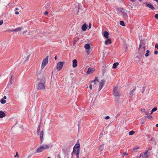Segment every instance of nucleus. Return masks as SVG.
Returning <instances> with one entry per match:
<instances>
[{"label":"nucleus","instance_id":"f257e3e1","mask_svg":"<svg viewBox=\"0 0 158 158\" xmlns=\"http://www.w3.org/2000/svg\"><path fill=\"white\" fill-rule=\"evenodd\" d=\"M145 47L143 42H140L139 48L138 52L140 54H143L145 51Z\"/></svg>","mask_w":158,"mask_h":158},{"label":"nucleus","instance_id":"f03ea898","mask_svg":"<svg viewBox=\"0 0 158 158\" xmlns=\"http://www.w3.org/2000/svg\"><path fill=\"white\" fill-rule=\"evenodd\" d=\"M49 146L48 145H44L39 147L37 149V152L39 153L43 152L45 149H48Z\"/></svg>","mask_w":158,"mask_h":158},{"label":"nucleus","instance_id":"7ed1b4c3","mask_svg":"<svg viewBox=\"0 0 158 158\" xmlns=\"http://www.w3.org/2000/svg\"><path fill=\"white\" fill-rule=\"evenodd\" d=\"M48 56H47L45 57L43 60L42 65L41 68L44 69L46 65L48 64Z\"/></svg>","mask_w":158,"mask_h":158},{"label":"nucleus","instance_id":"20e7f679","mask_svg":"<svg viewBox=\"0 0 158 158\" xmlns=\"http://www.w3.org/2000/svg\"><path fill=\"white\" fill-rule=\"evenodd\" d=\"M113 93L114 96L115 97H119L120 94H119V90L117 87H115L113 90Z\"/></svg>","mask_w":158,"mask_h":158},{"label":"nucleus","instance_id":"39448f33","mask_svg":"<svg viewBox=\"0 0 158 158\" xmlns=\"http://www.w3.org/2000/svg\"><path fill=\"white\" fill-rule=\"evenodd\" d=\"M64 64V63L63 62H58L56 65V69L58 71L60 70Z\"/></svg>","mask_w":158,"mask_h":158},{"label":"nucleus","instance_id":"423d86ee","mask_svg":"<svg viewBox=\"0 0 158 158\" xmlns=\"http://www.w3.org/2000/svg\"><path fill=\"white\" fill-rule=\"evenodd\" d=\"M148 153V150H147L144 153L143 155H140L139 158H148L149 157Z\"/></svg>","mask_w":158,"mask_h":158},{"label":"nucleus","instance_id":"0eeeda50","mask_svg":"<svg viewBox=\"0 0 158 158\" xmlns=\"http://www.w3.org/2000/svg\"><path fill=\"white\" fill-rule=\"evenodd\" d=\"M37 89H45V86L44 84L42 83H39L38 84Z\"/></svg>","mask_w":158,"mask_h":158},{"label":"nucleus","instance_id":"6e6552de","mask_svg":"<svg viewBox=\"0 0 158 158\" xmlns=\"http://www.w3.org/2000/svg\"><path fill=\"white\" fill-rule=\"evenodd\" d=\"M105 82V81L103 79L100 82L99 84V90L98 91H100L103 87L104 83Z\"/></svg>","mask_w":158,"mask_h":158},{"label":"nucleus","instance_id":"1a4fd4ad","mask_svg":"<svg viewBox=\"0 0 158 158\" xmlns=\"http://www.w3.org/2000/svg\"><path fill=\"white\" fill-rule=\"evenodd\" d=\"M94 71H95V69H94L89 68L88 69L87 74H89L93 73Z\"/></svg>","mask_w":158,"mask_h":158},{"label":"nucleus","instance_id":"9d476101","mask_svg":"<svg viewBox=\"0 0 158 158\" xmlns=\"http://www.w3.org/2000/svg\"><path fill=\"white\" fill-rule=\"evenodd\" d=\"M40 143H42L43 141V138L44 136V132L41 131L40 133Z\"/></svg>","mask_w":158,"mask_h":158},{"label":"nucleus","instance_id":"9b49d317","mask_svg":"<svg viewBox=\"0 0 158 158\" xmlns=\"http://www.w3.org/2000/svg\"><path fill=\"white\" fill-rule=\"evenodd\" d=\"M98 82L99 81L98 80V77H96L95 78L94 80L91 81V83H94V85L98 83Z\"/></svg>","mask_w":158,"mask_h":158},{"label":"nucleus","instance_id":"f8f14e48","mask_svg":"<svg viewBox=\"0 0 158 158\" xmlns=\"http://www.w3.org/2000/svg\"><path fill=\"white\" fill-rule=\"evenodd\" d=\"M146 6L152 10H154V7L150 3H149L146 4Z\"/></svg>","mask_w":158,"mask_h":158},{"label":"nucleus","instance_id":"ddd939ff","mask_svg":"<svg viewBox=\"0 0 158 158\" xmlns=\"http://www.w3.org/2000/svg\"><path fill=\"white\" fill-rule=\"evenodd\" d=\"M77 61L76 60L74 59L73 61V68H75L77 67Z\"/></svg>","mask_w":158,"mask_h":158},{"label":"nucleus","instance_id":"4468645a","mask_svg":"<svg viewBox=\"0 0 158 158\" xmlns=\"http://www.w3.org/2000/svg\"><path fill=\"white\" fill-rule=\"evenodd\" d=\"M135 89L136 88L135 87L133 89H132L129 92V96L130 98H131L133 96V92L135 90Z\"/></svg>","mask_w":158,"mask_h":158},{"label":"nucleus","instance_id":"2eb2a0df","mask_svg":"<svg viewBox=\"0 0 158 158\" xmlns=\"http://www.w3.org/2000/svg\"><path fill=\"white\" fill-rule=\"evenodd\" d=\"M87 28V26L86 23L84 24L82 27V29L83 31H85Z\"/></svg>","mask_w":158,"mask_h":158},{"label":"nucleus","instance_id":"dca6fc26","mask_svg":"<svg viewBox=\"0 0 158 158\" xmlns=\"http://www.w3.org/2000/svg\"><path fill=\"white\" fill-rule=\"evenodd\" d=\"M109 35V33L106 31H105L103 32V35L104 36L106 39L108 38Z\"/></svg>","mask_w":158,"mask_h":158},{"label":"nucleus","instance_id":"f3484780","mask_svg":"<svg viewBox=\"0 0 158 158\" xmlns=\"http://www.w3.org/2000/svg\"><path fill=\"white\" fill-rule=\"evenodd\" d=\"M122 15L123 16V18L127 20L128 18V15L127 14L124 12H122Z\"/></svg>","mask_w":158,"mask_h":158},{"label":"nucleus","instance_id":"a211bd4d","mask_svg":"<svg viewBox=\"0 0 158 158\" xmlns=\"http://www.w3.org/2000/svg\"><path fill=\"white\" fill-rule=\"evenodd\" d=\"M111 43V40L110 39H108L107 40H106L105 42V44L106 45H107L108 44H110Z\"/></svg>","mask_w":158,"mask_h":158},{"label":"nucleus","instance_id":"6ab92c4d","mask_svg":"<svg viewBox=\"0 0 158 158\" xmlns=\"http://www.w3.org/2000/svg\"><path fill=\"white\" fill-rule=\"evenodd\" d=\"M5 116V114L2 111H0V118H2Z\"/></svg>","mask_w":158,"mask_h":158},{"label":"nucleus","instance_id":"aec40b11","mask_svg":"<svg viewBox=\"0 0 158 158\" xmlns=\"http://www.w3.org/2000/svg\"><path fill=\"white\" fill-rule=\"evenodd\" d=\"M119 64V63L118 62L114 63L113 64V69H115L117 68V66Z\"/></svg>","mask_w":158,"mask_h":158},{"label":"nucleus","instance_id":"412c9836","mask_svg":"<svg viewBox=\"0 0 158 158\" xmlns=\"http://www.w3.org/2000/svg\"><path fill=\"white\" fill-rule=\"evenodd\" d=\"M134 61L136 62V63H138L140 61V58H139L138 56H136L135 57Z\"/></svg>","mask_w":158,"mask_h":158},{"label":"nucleus","instance_id":"4be33fe9","mask_svg":"<svg viewBox=\"0 0 158 158\" xmlns=\"http://www.w3.org/2000/svg\"><path fill=\"white\" fill-rule=\"evenodd\" d=\"M90 47V45L88 44H86L84 46L85 48L86 49H89Z\"/></svg>","mask_w":158,"mask_h":158},{"label":"nucleus","instance_id":"5701e85b","mask_svg":"<svg viewBox=\"0 0 158 158\" xmlns=\"http://www.w3.org/2000/svg\"><path fill=\"white\" fill-rule=\"evenodd\" d=\"M50 2H48L47 3H46V4L45 5L46 8L47 9H48V8H50Z\"/></svg>","mask_w":158,"mask_h":158},{"label":"nucleus","instance_id":"b1692460","mask_svg":"<svg viewBox=\"0 0 158 158\" xmlns=\"http://www.w3.org/2000/svg\"><path fill=\"white\" fill-rule=\"evenodd\" d=\"M33 32H34V31L33 30L30 31L28 33L27 35H33V34H34Z\"/></svg>","mask_w":158,"mask_h":158},{"label":"nucleus","instance_id":"393cba45","mask_svg":"<svg viewBox=\"0 0 158 158\" xmlns=\"http://www.w3.org/2000/svg\"><path fill=\"white\" fill-rule=\"evenodd\" d=\"M104 148L103 145H102L100 146L99 148V149L100 150L101 152H102L103 151Z\"/></svg>","mask_w":158,"mask_h":158},{"label":"nucleus","instance_id":"a878e982","mask_svg":"<svg viewBox=\"0 0 158 158\" xmlns=\"http://www.w3.org/2000/svg\"><path fill=\"white\" fill-rule=\"evenodd\" d=\"M23 28L21 27H18L16 28V32H19Z\"/></svg>","mask_w":158,"mask_h":158},{"label":"nucleus","instance_id":"bb28decb","mask_svg":"<svg viewBox=\"0 0 158 158\" xmlns=\"http://www.w3.org/2000/svg\"><path fill=\"white\" fill-rule=\"evenodd\" d=\"M41 126L40 124H39L38 127L37 132V134H38L39 132Z\"/></svg>","mask_w":158,"mask_h":158},{"label":"nucleus","instance_id":"cd10ccee","mask_svg":"<svg viewBox=\"0 0 158 158\" xmlns=\"http://www.w3.org/2000/svg\"><path fill=\"white\" fill-rule=\"evenodd\" d=\"M0 102L2 104H4L6 102V101L3 98H2L0 100Z\"/></svg>","mask_w":158,"mask_h":158},{"label":"nucleus","instance_id":"c85d7f7f","mask_svg":"<svg viewBox=\"0 0 158 158\" xmlns=\"http://www.w3.org/2000/svg\"><path fill=\"white\" fill-rule=\"evenodd\" d=\"M157 107H154L152 109V110L151 111V114H152L153 112L156 111L157 110Z\"/></svg>","mask_w":158,"mask_h":158},{"label":"nucleus","instance_id":"c756f323","mask_svg":"<svg viewBox=\"0 0 158 158\" xmlns=\"http://www.w3.org/2000/svg\"><path fill=\"white\" fill-rule=\"evenodd\" d=\"M82 11V10L80 9H78V11L77 12V15H80L81 14V12Z\"/></svg>","mask_w":158,"mask_h":158},{"label":"nucleus","instance_id":"7c9ffc66","mask_svg":"<svg viewBox=\"0 0 158 158\" xmlns=\"http://www.w3.org/2000/svg\"><path fill=\"white\" fill-rule=\"evenodd\" d=\"M120 24L122 26H125L124 22L123 21H121L120 22Z\"/></svg>","mask_w":158,"mask_h":158},{"label":"nucleus","instance_id":"2f4dec72","mask_svg":"<svg viewBox=\"0 0 158 158\" xmlns=\"http://www.w3.org/2000/svg\"><path fill=\"white\" fill-rule=\"evenodd\" d=\"M135 133V131H130L129 133V135H133Z\"/></svg>","mask_w":158,"mask_h":158},{"label":"nucleus","instance_id":"473e14b6","mask_svg":"<svg viewBox=\"0 0 158 158\" xmlns=\"http://www.w3.org/2000/svg\"><path fill=\"white\" fill-rule=\"evenodd\" d=\"M139 149V147H135L133 148V150L134 152H136L138 149Z\"/></svg>","mask_w":158,"mask_h":158},{"label":"nucleus","instance_id":"72a5a7b5","mask_svg":"<svg viewBox=\"0 0 158 158\" xmlns=\"http://www.w3.org/2000/svg\"><path fill=\"white\" fill-rule=\"evenodd\" d=\"M149 52H150V51L149 50H147L146 51V53L145 54V56L146 57H147V56H148L149 55Z\"/></svg>","mask_w":158,"mask_h":158},{"label":"nucleus","instance_id":"f704fd0d","mask_svg":"<svg viewBox=\"0 0 158 158\" xmlns=\"http://www.w3.org/2000/svg\"><path fill=\"white\" fill-rule=\"evenodd\" d=\"M75 146L76 148H79L80 147V145L79 144H76Z\"/></svg>","mask_w":158,"mask_h":158},{"label":"nucleus","instance_id":"c9c22d12","mask_svg":"<svg viewBox=\"0 0 158 158\" xmlns=\"http://www.w3.org/2000/svg\"><path fill=\"white\" fill-rule=\"evenodd\" d=\"M146 118H148L149 119H151L152 118V117L151 115H147L146 117Z\"/></svg>","mask_w":158,"mask_h":158},{"label":"nucleus","instance_id":"e433bc0d","mask_svg":"<svg viewBox=\"0 0 158 158\" xmlns=\"http://www.w3.org/2000/svg\"><path fill=\"white\" fill-rule=\"evenodd\" d=\"M155 17L158 19V14H156L155 15Z\"/></svg>","mask_w":158,"mask_h":158},{"label":"nucleus","instance_id":"4c0bfd02","mask_svg":"<svg viewBox=\"0 0 158 158\" xmlns=\"http://www.w3.org/2000/svg\"><path fill=\"white\" fill-rule=\"evenodd\" d=\"M91 23H89V28L90 29L91 28Z\"/></svg>","mask_w":158,"mask_h":158},{"label":"nucleus","instance_id":"58836bf2","mask_svg":"<svg viewBox=\"0 0 158 158\" xmlns=\"http://www.w3.org/2000/svg\"><path fill=\"white\" fill-rule=\"evenodd\" d=\"M155 48L158 49V44L157 43H156L155 44Z\"/></svg>","mask_w":158,"mask_h":158},{"label":"nucleus","instance_id":"ea45409f","mask_svg":"<svg viewBox=\"0 0 158 158\" xmlns=\"http://www.w3.org/2000/svg\"><path fill=\"white\" fill-rule=\"evenodd\" d=\"M27 30H26L24 31L23 32V33H22V34L23 35H24V34L25 33H27Z\"/></svg>","mask_w":158,"mask_h":158},{"label":"nucleus","instance_id":"a19ab883","mask_svg":"<svg viewBox=\"0 0 158 158\" xmlns=\"http://www.w3.org/2000/svg\"><path fill=\"white\" fill-rule=\"evenodd\" d=\"M48 12L47 11H45V12L44 13V14L45 15H48Z\"/></svg>","mask_w":158,"mask_h":158},{"label":"nucleus","instance_id":"79ce46f5","mask_svg":"<svg viewBox=\"0 0 158 158\" xmlns=\"http://www.w3.org/2000/svg\"><path fill=\"white\" fill-rule=\"evenodd\" d=\"M79 150L78 149L77 150V152L76 153V155H78V154H79Z\"/></svg>","mask_w":158,"mask_h":158},{"label":"nucleus","instance_id":"37998d69","mask_svg":"<svg viewBox=\"0 0 158 158\" xmlns=\"http://www.w3.org/2000/svg\"><path fill=\"white\" fill-rule=\"evenodd\" d=\"M3 23V20H1L0 21V25H2Z\"/></svg>","mask_w":158,"mask_h":158},{"label":"nucleus","instance_id":"c03bdc74","mask_svg":"<svg viewBox=\"0 0 158 158\" xmlns=\"http://www.w3.org/2000/svg\"><path fill=\"white\" fill-rule=\"evenodd\" d=\"M110 118V117L109 116H107L105 117V119H108Z\"/></svg>","mask_w":158,"mask_h":158},{"label":"nucleus","instance_id":"a18cd8bd","mask_svg":"<svg viewBox=\"0 0 158 158\" xmlns=\"http://www.w3.org/2000/svg\"><path fill=\"white\" fill-rule=\"evenodd\" d=\"M128 154L126 152H124L123 153V156H125V155H127Z\"/></svg>","mask_w":158,"mask_h":158},{"label":"nucleus","instance_id":"49530a36","mask_svg":"<svg viewBox=\"0 0 158 158\" xmlns=\"http://www.w3.org/2000/svg\"><path fill=\"white\" fill-rule=\"evenodd\" d=\"M15 13L16 15H19V11H17L15 12Z\"/></svg>","mask_w":158,"mask_h":158},{"label":"nucleus","instance_id":"de8ad7c7","mask_svg":"<svg viewBox=\"0 0 158 158\" xmlns=\"http://www.w3.org/2000/svg\"><path fill=\"white\" fill-rule=\"evenodd\" d=\"M154 53L155 54L157 55L158 53V52L156 51L154 52Z\"/></svg>","mask_w":158,"mask_h":158},{"label":"nucleus","instance_id":"09e8293b","mask_svg":"<svg viewBox=\"0 0 158 158\" xmlns=\"http://www.w3.org/2000/svg\"><path fill=\"white\" fill-rule=\"evenodd\" d=\"M89 87L90 89H92V84H91L89 85Z\"/></svg>","mask_w":158,"mask_h":158},{"label":"nucleus","instance_id":"8fccbe9b","mask_svg":"<svg viewBox=\"0 0 158 158\" xmlns=\"http://www.w3.org/2000/svg\"><path fill=\"white\" fill-rule=\"evenodd\" d=\"M132 2H134L136 0H130ZM139 1L141 2L142 0H138Z\"/></svg>","mask_w":158,"mask_h":158},{"label":"nucleus","instance_id":"3c124183","mask_svg":"<svg viewBox=\"0 0 158 158\" xmlns=\"http://www.w3.org/2000/svg\"><path fill=\"white\" fill-rule=\"evenodd\" d=\"M10 31L11 32H13V31H16V29H13V30H11Z\"/></svg>","mask_w":158,"mask_h":158},{"label":"nucleus","instance_id":"603ef678","mask_svg":"<svg viewBox=\"0 0 158 158\" xmlns=\"http://www.w3.org/2000/svg\"><path fill=\"white\" fill-rule=\"evenodd\" d=\"M17 156L18 157L19 156L18 155V153L17 152H16V154L15 156V157H16Z\"/></svg>","mask_w":158,"mask_h":158},{"label":"nucleus","instance_id":"864d4df0","mask_svg":"<svg viewBox=\"0 0 158 158\" xmlns=\"http://www.w3.org/2000/svg\"><path fill=\"white\" fill-rule=\"evenodd\" d=\"M145 110V109H142L141 110V111L143 112H144Z\"/></svg>","mask_w":158,"mask_h":158},{"label":"nucleus","instance_id":"5fc2aeb1","mask_svg":"<svg viewBox=\"0 0 158 158\" xmlns=\"http://www.w3.org/2000/svg\"><path fill=\"white\" fill-rule=\"evenodd\" d=\"M90 53V52L89 51H87V54L88 55H89Z\"/></svg>","mask_w":158,"mask_h":158},{"label":"nucleus","instance_id":"6e6d98bb","mask_svg":"<svg viewBox=\"0 0 158 158\" xmlns=\"http://www.w3.org/2000/svg\"><path fill=\"white\" fill-rule=\"evenodd\" d=\"M145 114H146V115H147V114H148V111H146V112H145Z\"/></svg>","mask_w":158,"mask_h":158},{"label":"nucleus","instance_id":"4d7b16f0","mask_svg":"<svg viewBox=\"0 0 158 158\" xmlns=\"http://www.w3.org/2000/svg\"><path fill=\"white\" fill-rule=\"evenodd\" d=\"M19 10V8L17 7L15 8V10Z\"/></svg>","mask_w":158,"mask_h":158},{"label":"nucleus","instance_id":"13d9d810","mask_svg":"<svg viewBox=\"0 0 158 158\" xmlns=\"http://www.w3.org/2000/svg\"><path fill=\"white\" fill-rule=\"evenodd\" d=\"M54 58L55 60H56L57 59V57L56 56Z\"/></svg>","mask_w":158,"mask_h":158},{"label":"nucleus","instance_id":"bf43d9fd","mask_svg":"<svg viewBox=\"0 0 158 158\" xmlns=\"http://www.w3.org/2000/svg\"><path fill=\"white\" fill-rule=\"evenodd\" d=\"M3 98H4V99H6V96H4V97H3Z\"/></svg>","mask_w":158,"mask_h":158},{"label":"nucleus","instance_id":"052dcab7","mask_svg":"<svg viewBox=\"0 0 158 158\" xmlns=\"http://www.w3.org/2000/svg\"><path fill=\"white\" fill-rule=\"evenodd\" d=\"M156 126L157 127H158V123L156 125Z\"/></svg>","mask_w":158,"mask_h":158},{"label":"nucleus","instance_id":"680f3d73","mask_svg":"<svg viewBox=\"0 0 158 158\" xmlns=\"http://www.w3.org/2000/svg\"><path fill=\"white\" fill-rule=\"evenodd\" d=\"M156 1L157 2H158V0H156Z\"/></svg>","mask_w":158,"mask_h":158},{"label":"nucleus","instance_id":"e2e57ef3","mask_svg":"<svg viewBox=\"0 0 158 158\" xmlns=\"http://www.w3.org/2000/svg\"><path fill=\"white\" fill-rule=\"evenodd\" d=\"M115 100H116V99H117L116 98V97L115 98Z\"/></svg>","mask_w":158,"mask_h":158},{"label":"nucleus","instance_id":"0e129e2a","mask_svg":"<svg viewBox=\"0 0 158 158\" xmlns=\"http://www.w3.org/2000/svg\"><path fill=\"white\" fill-rule=\"evenodd\" d=\"M47 158H51L50 157H48Z\"/></svg>","mask_w":158,"mask_h":158},{"label":"nucleus","instance_id":"69168bd1","mask_svg":"<svg viewBox=\"0 0 158 158\" xmlns=\"http://www.w3.org/2000/svg\"><path fill=\"white\" fill-rule=\"evenodd\" d=\"M12 77V76H11V79Z\"/></svg>","mask_w":158,"mask_h":158}]
</instances>
